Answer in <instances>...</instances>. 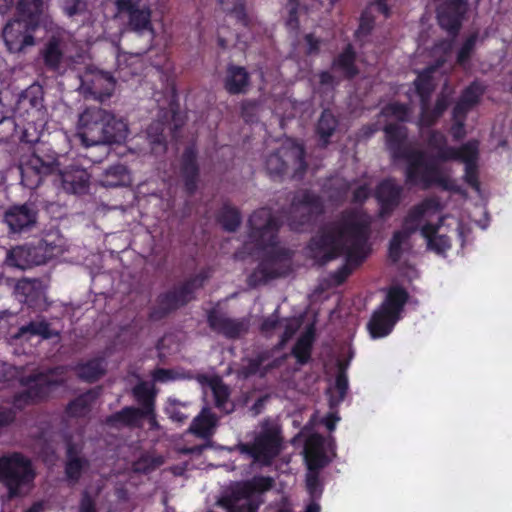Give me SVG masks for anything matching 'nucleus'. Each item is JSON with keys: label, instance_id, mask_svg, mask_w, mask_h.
Segmentation results:
<instances>
[{"label": "nucleus", "instance_id": "obj_1", "mask_svg": "<svg viewBox=\"0 0 512 512\" xmlns=\"http://www.w3.org/2000/svg\"><path fill=\"white\" fill-rule=\"evenodd\" d=\"M440 203L436 199H427L417 205L405 221L403 230L396 232L389 245V257L396 262L409 248L410 232L419 229L426 240L427 247L438 254L445 253L451 247V235H457L462 245L470 232L471 221L460 211L439 217Z\"/></svg>", "mask_w": 512, "mask_h": 512}, {"label": "nucleus", "instance_id": "obj_2", "mask_svg": "<svg viewBox=\"0 0 512 512\" xmlns=\"http://www.w3.org/2000/svg\"><path fill=\"white\" fill-rule=\"evenodd\" d=\"M478 154L477 142H469L460 150L445 146V139L442 134H432L428 149L425 153L409 152L406 154L407 182L419 185L423 188L433 185L444 189H452L448 172L442 167L441 162L460 159L465 163L466 181L478 189L476 177V160Z\"/></svg>", "mask_w": 512, "mask_h": 512}, {"label": "nucleus", "instance_id": "obj_3", "mask_svg": "<svg viewBox=\"0 0 512 512\" xmlns=\"http://www.w3.org/2000/svg\"><path fill=\"white\" fill-rule=\"evenodd\" d=\"M369 225L370 218L364 213L347 216L312 241L310 245L312 257L325 263L343 256L345 264L340 269L339 276L340 281L344 280L370 252L367 243Z\"/></svg>", "mask_w": 512, "mask_h": 512}, {"label": "nucleus", "instance_id": "obj_4", "mask_svg": "<svg viewBox=\"0 0 512 512\" xmlns=\"http://www.w3.org/2000/svg\"><path fill=\"white\" fill-rule=\"evenodd\" d=\"M18 17L9 21L3 29V39L11 53H22L36 44L35 33L43 28V0H18Z\"/></svg>", "mask_w": 512, "mask_h": 512}, {"label": "nucleus", "instance_id": "obj_5", "mask_svg": "<svg viewBox=\"0 0 512 512\" xmlns=\"http://www.w3.org/2000/svg\"><path fill=\"white\" fill-rule=\"evenodd\" d=\"M58 171L63 189L69 193L82 194L88 189L90 176L86 170L71 166L60 171L57 163L44 162L40 157L33 155L27 164L21 168L22 181L28 187L37 186L43 175Z\"/></svg>", "mask_w": 512, "mask_h": 512}, {"label": "nucleus", "instance_id": "obj_6", "mask_svg": "<svg viewBox=\"0 0 512 512\" xmlns=\"http://www.w3.org/2000/svg\"><path fill=\"white\" fill-rule=\"evenodd\" d=\"M450 51V42H442L436 45L432 50V57L436 60L435 65L428 66L418 74L415 80V93L420 100L422 110L421 125H430L447 107V99L443 96L437 101L434 110L430 112L426 105V99L434 88V75L438 73V68L446 62Z\"/></svg>", "mask_w": 512, "mask_h": 512}, {"label": "nucleus", "instance_id": "obj_7", "mask_svg": "<svg viewBox=\"0 0 512 512\" xmlns=\"http://www.w3.org/2000/svg\"><path fill=\"white\" fill-rule=\"evenodd\" d=\"M34 478L31 462L23 455L12 453L0 458V482L6 487L9 497L28 493Z\"/></svg>", "mask_w": 512, "mask_h": 512}, {"label": "nucleus", "instance_id": "obj_8", "mask_svg": "<svg viewBox=\"0 0 512 512\" xmlns=\"http://www.w3.org/2000/svg\"><path fill=\"white\" fill-rule=\"evenodd\" d=\"M249 227L250 232L244 250H248L253 256L265 254L273 258L272 247L275 244L278 221L272 216L271 211L262 208L254 212L249 219Z\"/></svg>", "mask_w": 512, "mask_h": 512}, {"label": "nucleus", "instance_id": "obj_9", "mask_svg": "<svg viewBox=\"0 0 512 512\" xmlns=\"http://www.w3.org/2000/svg\"><path fill=\"white\" fill-rule=\"evenodd\" d=\"M334 442L331 438H323L313 434L306 439L304 457L307 465L306 485L314 497L321 493L318 470L334 457Z\"/></svg>", "mask_w": 512, "mask_h": 512}, {"label": "nucleus", "instance_id": "obj_10", "mask_svg": "<svg viewBox=\"0 0 512 512\" xmlns=\"http://www.w3.org/2000/svg\"><path fill=\"white\" fill-rule=\"evenodd\" d=\"M407 293L404 289L393 286L389 289L382 305L373 313L368 324L373 338L387 336L400 319V313L407 301Z\"/></svg>", "mask_w": 512, "mask_h": 512}, {"label": "nucleus", "instance_id": "obj_11", "mask_svg": "<svg viewBox=\"0 0 512 512\" xmlns=\"http://www.w3.org/2000/svg\"><path fill=\"white\" fill-rule=\"evenodd\" d=\"M238 449L241 454L251 458L254 464L269 465L282 449L278 427L274 424H264L252 444H241Z\"/></svg>", "mask_w": 512, "mask_h": 512}, {"label": "nucleus", "instance_id": "obj_12", "mask_svg": "<svg viewBox=\"0 0 512 512\" xmlns=\"http://www.w3.org/2000/svg\"><path fill=\"white\" fill-rule=\"evenodd\" d=\"M42 22L48 39L41 54L48 67L57 69L69 52V47L72 44L71 35L58 27L50 17H44Z\"/></svg>", "mask_w": 512, "mask_h": 512}, {"label": "nucleus", "instance_id": "obj_13", "mask_svg": "<svg viewBox=\"0 0 512 512\" xmlns=\"http://www.w3.org/2000/svg\"><path fill=\"white\" fill-rule=\"evenodd\" d=\"M110 112L100 107L85 109L80 115L77 123V136L85 146L99 145L107 139L103 131L105 119H109Z\"/></svg>", "mask_w": 512, "mask_h": 512}, {"label": "nucleus", "instance_id": "obj_14", "mask_svg": "<svg viewBox=\"0 0 512 512\" xmlns=\"http://www.w3.org/2000/svg\"><path fill=\"white\" fill-rule=\"evenodd\" d=\"M57 372L48 374H37L29 378H21L20 382L25 388V394L16 397L15 405L21 407L23 404L40 400L47 396L52 391L55 385H58L63 380L57 379L55 375Z\"/></svg>", "mask_w": 512, "mask_h": 512}, {"label": "nucleus", "instance_id": "obj_15", "mask_svg": "<svg viewBox=\"0 0 512 512\" xmlns=\"http://www.w3.org/2000/svg\"><path fill=\"white\" fill-rule=\"evenodd\" d=\"M115 88L114 78L103 71L92 70L81 78L80 90L83 94H89L95 99L103 101L110 97Z\"/></svg>", "mask_w": 512, "mask_h": 512}, {"label": "nucleus", "instance_id": "obj_16", "mask_svg": "<svg viewBox=\"0 0 512 512\" xmlns=\"http://www.w3.org/2000/svg\"><path fill=\"white\" fill-rule=\"evenodd\" d=\"M133 392L137 400L143 404V408L141 410L134 408H126L118 415V417L123 422L132 423L140 415L145 414L149 418L150 425L155 426L156 422L152 415V400L154 397L152 384L148 382H140L134 388Z\"/></svg>", "mask_w": 512, "mask_h": 512}, {"label": "nucleus", "instance_id": "obj_17", "mask_svg": "<svg viewBox=\"0 0 512 512\" xmlns=\"http://www.w3.org/2000/svg\"><path fill=\"white\" fill-rule=\"evenodd\" d=\"M303 155V148L292 143L290 147L282 148L280 153L268 157L266 161L267 170L271 174H279L284 172L291 163L298 168H303Z\"/></svg>", "mask_w": 512, "mask_h": 512}, {"label": "nucleus", "instance_id": "obj_18", "mask_svg": "<svg viewBox=\"0 0 512 512\" xmlns=\"http://www.w3.org/2000/svg\"><path fill=\"white\" fill-rule=\"evenodd\" d=\"M116 5L119 11L129 13V24L133 30L153 32L150 22L151 10L146 4L139 0H117Z\"/></svg>", "mask_w": 512, "mask_h": 512}, {"label": "nucleus", "instance_id": "obj_19", "mask_svg": "<svg viewBox=\"0 0 512 512\" xmlns=\"http://www.w3.org/2000/svg\"><path fill=\"white\" fill-rule=\"evenodd\" d=\"M483 87L478 83H473L463 93L460 101L457 103L453 111L455 125L452 127V133L455 138H461L464 135L461 120L464 114L474 106L483 94Z\"/></svg>", "mask_w": 512, "mask_h": 512}, {"label": "nucleus", "instance_id": "obj_20", "mask_svg": "<svg viewBox=\"0 0 512 512\" xmlns=\"http://www.w3.org/2000/svg\"><path fill=\"white\" fill-rule=\"evenodd\" d=\"M466 10L467 3L464 0H453L445 3L438 9L440 25L451 33L456 32Z\"/></svg>", "mask_w": 512, "mask_h": 512}, {"label": "nucleus", "instance_id": "obj_21", "mask_svg": "<svg viewBox=\"0 0 512 512\" xmlns=\"http://www.w3.org/2000/svg\"><path fill=\"white\" fill-rule=\"evenodd\" d=\"M5 222L13 232H21L36 223V212L27 205L13 206L5 213Z\"/></svg>", "mask_w": 512, "mask_h": 512}, {"label": "nucleus", "instance_id": "obj_22", "mask_svg": "<svg viewBox=\"0 0 512 512\" xmlns=\"http://www.w3.org/2000/svg\"><path fill=\"white\" fill-rule=\"evenodd\" d=\"M32 255H39L44 258L43 264L49 260L62 255L65 248V240L59 235H48L35 246H30Z\"/></svg>", "mask_w": 512, "mask_h": 512}, {"label": "nucleus", "instance_id": "obj_23", "mask_svg": "<svg viewBox=\"0 0 512 512\" xmlns=\"http://www.w3.org/2000/svg\"><path fill=\"white\" fill-rule=\"evenodd\" d=\"M44 258L32 255L30 246H18L10 250L6 257V263L20 269H27L34 265H42Z\"/></svg>", "mask_w": 512, "mask_h": 512}, {"label": "nucleus", "instance_id": "obj_24", "mask_svg": "<svg viewBox=\"0 0 512 512\" xmlns=\"http://www.w3.org/2000/svg\"><path fill=\"white\" fill-rule=\"evenodd\" d=\"M208 320L212 328L228 337L239 336L248 328L247 323L244 321L229 319L214 312L209 314Z\"/></svg>", "mask_w": 512, "mask_h": 512}, {"label": "nucleus", "instance_id": "obj_25", "mask_svg": "<svg viewBox=\"0 0 512 512\" xmlns=\"http://www.w3.org/2000/svg\"><path fill=\"white\" fill-rule=\"evenodd\" d=\"M109 119H105L104 131L107 134V139L103 140L102 144L123 143L129 135V128L127 122L120 117L110 112Z\"/></svg>", "mask_w": 512, "mask_h": 512}, {"label": "nucleus", "instance_id": "obj_26", "mask_svg": "<svg viewBox=\"0 0 512 512\" xmlns=\"http://www.w3.org/2000/svg\"><path fill=\"white\" fill-rule=\"evenodd\" d=\"M216 425V417L210 412L209 409L204 408L201 413L193 420L189 430L199 437L208 438L214 433Z\"/></svg>", "mask_w": 512, "mask_h": 512}, {"label": "nucleus", "instance_id": "obj_27", "mask_svg": "<svg viewBox=\"0 0 512 512\" xmlns=\"http://www.w3.org/2000/svg\"><path fill=\"white\" fill-rule=\"evenodd\" d=\"M248 74L242 67L230 66L225 77V88L231 94L245 92L248 86Z\"/></svg>", "mask_w": 512, "mask_h": 512}, {"label": "nucleus", "instance_id": "obj_28", "mask_svg": "<svg viewBox=\"0 0 512 512\" xmlns=\"http://www.w3.org/2000/svg\"><path fill=\"white\" fill-rule=\"evenodd\" d=\"M299 326L300 320L298 318H290L282 322H278V317L273 315L263 322L262 330L266 333H269L274 329L283 330L282 342H285L291 338Z\"/></svg>", "mask_w": 512, "mask_h": 512}, {"label": "nucleus", "instance_id": "obj_29", "mask_svg": "<svg viewBox=\"0 0 512 512\" xmlns=\"http://www.w3.org/2000/svg\"><path fill=\"white\" fill-rule=\"evenodd\" d=\"M400 189L391 180L384 181L378 187L376 197L381 205L382 212L389 210L399 201Z\"/></svg>", "mask_w": 512, "mask_h": 512}, {"label": "nucleus", "instance_id": "obj_30", "mask_svg": "<svg viewBox=\"0 0 512 512\" xmlns=\"http://www.w3.org/2000/svg\"><path fill=\"white\" fill-rule=\"evenodd\" d=\"M132 182L131 175L123 165H115L107 169L101 179L105 187L127 186Z\"/></svg>", "mask_w": 512, "mask_h": 512}, {"label": "nucleus", "instance_id": "obj_31", "mask_svg": "<svg viewBox=\"0 0 512 512\" xmlns=\"http://www.w3.org/2000/svg\"><path fill=\"white\" fill-rule=\"evenodd\" d=\"M207 388L211 391L215 398V404L220 409H223L225 412L232 411V405L228 401V388L222 383V381L214 377L210 379L209 383L207 384Z\"/></svg>", "mask_w": 512, "mask_h": 512}, {"label": "nucleus", "instance_id": "obj_32", "mask_svg": "<svg viewBox=\"0 0 512 512\" xmlns=\"http://www.w3.org/2000/svg\"><path fill=\"white\" fill-rule=\"evenodd\" d=\"M332 71L343 77H352L357 73L354 66V53L351 51L350 47L334 61Z\"/></svg>", "mask_w": 512, "mask_h": 512}, {"label": "nucleus", "instance_id": "obj_33", "mask_svg": "<svg viewBox=\"0 0 512 512\" xmlns=\"http://www.w3.org/2000/svg\"><path fill=\"white\" fill-rule=\"evenodd\" d=\"M314 339V328L310 326L298 339L293 354L300 363H305L310 357L311 346Z\"/></svg>", "mask_w": 512, "mask_h": 512}, {"label": "nucleus", "instance_id": "obj_34", "mask_svg": "<svg viewBox=\"0 0 512 512\" xmlns=\"http://www.w3.org/2000/svg\"><path fill=\"white\" fill-rule=\"evenodd\" d=\"M164 464V458L155 454H143L133 463V470L139 473L150 472Z\"/></svg>", "mask_w": 512, "mask_h": 512}, {"label": "nucleus", "instance_id": "obj_35", "mask_svg": "<svg viewBox=\"0 0 512 512\" xmlns=\"http://www.w3.org/2000/svg\"><path fill=\"white\" fill-rule=\"evenodd\" d=\"M104 366L100 360H92L77 369L80 378L86 381H95L104 373Z\"/></svg>", "mask_w": 512, "mask_h": 512}, {"label": "nucleus", "instance_id": "obj_36", "mask_svg": "<svg viewBox=\"0 0 512 512\" xmlns=\"http://www.w3.org/2000/svg\"><path fill=\"white\" fill-rule=\"evenodd\" d=\"M68 462L66 465V474L70 480L79 478L82 470L85 468L86 462L77 456V451L73 447H68Z\"/></svg>", "mask_w": 512, "mask_h": 512}, {"label": "nucleus", "instance_id": "obj_37", "mask_svg": "<svg viewBox=\"0 0 512 512\" xmlns=\"http://www.w3.org/2000/svg\"><path fill=\"white\" fill-rule=\"evenodd\" d=\"M336 127V119L334 115L329 111H324L318 123L317 131L319 135L326 142V138L329 137Z\"/></svg>", "mask_w": 512, "mask_h": 512}, {"label": "nucleus", "instance_id": "obj_38", "mask_svg": "<svg viewBox=\"0 0 512 512\" xmlns=\"http://www.w3.org/2000/svg\"><path fill=\"white\" fill-rule=\"evenodd\" d=\"M220 221L226 230L234 231L240 223V216L236 209L225 208L221 213Z\"/></svg>", "mask_w": 512, "mask_h": 512}, {"label": "nucleus", "instance_id": "obj_39", "mask_svg": "<svg viewBox=\"0 0 512 512\" xmlns=\"http://www.w3.org/2000/svg\"><path fill=\"white\" fill-rule=\"evenodd\" d=\"M382 116L388 119L404 121L408 117V109L400 104H391L384 108Z\"/></svg>", "mask_w": 512, "mask_h": 512}, {"label": "nucleus", "instance_id": "obj_40", "mask_svg": "<svg viewBox=\"0 0 512 512\" xmlns=\"http://www.w3.org/2000/svg\"><path fill=\"white\" fill-rule=\"evenodd\" d=\"M28 332L31 335H41L43 338H49L52 335L48 325L44 322L31 323L29 326L21 328L19 337H23Z\"/></svg>", "mask_w": 512, "mask_h": 512}, {"label": "nucleus", "instance_id": "obj_41", "mask_svg": "<svg viewBox=\"0 0 512 512\" xmlns=\"http://www.w3.org/2000/svg\"><path fill=\"white\" fill-rule=\"evenodd\" d=\"M475 42L476 36L472 35L463 43L457 54L458 64L465 65L474 49Z\"/></svg>", "mask_w": 512, "mask_h": 512}, {"label": "nucleus", "instance_id": "obj_42", "mask_svg": "<svg viewBox=\"0 0 512 512\" xmlns=\"http://www.w3.org/2000/svg\"><path fill=\"white\" fill-rule=\"evenodd\" d=\"M347 388L348 380L346 376L343 373H341L337 376L335 386L331 390L332 393L337 395L336 400H333V404L340 402L344 398Z\"/></svg>", "mask_w": 512, "mask_h": 512}, {"label": "nucleus", "instance_id": "obj_43", "mask_svg": "<svg viewBox=\"0 0 512 512\" xmlns=\"http://www.w3.org/2000/svg\"><path fill=\"white\" fill-rule=\"evenodd\" d=\"M219 3L224 11L235 14L239 19L243 17V4L241 0H219Z\"/></svg>", "mask_w": 512, "mask_h": 512}, {"label": "nucleus", "instance_id": "obj_44", "mask_svg": "<svg viewBox=\"0 0 512 512\" xmlns=\"http://www.w3.org/2000/svg\"><path fill=\"white\" fill-rule=\"evenodd\" d=\"M385 133L387 142L389 145H393L394 142H399L404 136V132L401 126L389 124L385 127Z\"/></svg>", "mask_w": 512, "mask_h": 512}, {"label": "nucleus", "instance_id": "obj_45", "mask_svg": "<svg viewBox=\"0 0 512 512\" xmlns=\"http://www.w3.org/2000/svg\"><path fill=\"white\" fill-rule=\"evenodd\" d=\"M181 408L176 401H170L166 407V412L173 421L183 422L187 419V415L181 411Z\"/></svg>", "mask_w": 512, "mask_h": 512}, {"label": "nucleus", "instance_id": "obj_46", "mask_svg": "<svg viewBox=\"0 0 512 512\" xmlns=\"http://www.w3.org/2000/svg\"><path fill=\"white\" fill-rule=\"evenodd\" d=\"M317 199L312 196H305L304 200L301 203L295 204L294 208L297 211L301 212H312L315 205H316Z\"/></svg>", "mask_w": 512, "mask_h": 512}, {"label": "nucleus", "instance_id": "obj_47", "mask_svg": "<svg viewBox=\"0 0 512 512\" xmlns=\"http://www.w3.org/2000/svg\"><path fill=\"white\" fill-rule=\"evenodd\" d=\"M84 8V3L81 0H66L64 4V11L69 16L79 13Z\"/></svg>", "mask_w": 512, "mask_h": 512}, {"label": "nucleus", "instance_id": "obj_48", "mask_svg": "<svg viewBox=\"0 0 512 512\" xmlns=\"http://www.w3.org/2000/svg\"><path fill=\"white\" fill-rule=\"evenodd\" d=\"M286 9L288 10V12L290 14L289 19L287 20V25L291 28H295L297 26V17H296L297 2H296V0H289L286 5Z\"/></svg>", "mask_w": 512, "mask_h": 512}, {"label": "nucleus", "instance_id": "obj_49", "mask_svg": "<svg viewBox=\"0 0 512 512\" xmlns=\"http://www.w3.org/2000/svg\"><path fill=\"white\" fill-rule=\"evenodd\" d=\"M152 376L153 380L157 382H166L173 379L171 371L163 369L156 370Z\"/></svg>", "mask_w": 512, "mask_h": 512}, {"label": "nucleus", "instance_id": "obj_50", "mask_svg": "<svg viewBox=\"0 0 512 512\" xmlns=\"http://www.w3.org/2000/svg\"><path fill=\"white\" fill-rule=\"evenodd\" d=\"M149 137H150V142L153 145L152 151L155 154L161 153L165 150V145L163 144L162 137L160 135H156V136L149 135Z\"/></svg>", "mask_w": 512, "mask_h": 512}, {"label": "nucleus", "instance_id": "obj_51", "mask_svg": "<svg viewBox=\"0 0 512 512\" xmlns=\"http://www.w3.org/2000/svg\"><path fill=\"white\" fill-rule=\"evenodd\" d=\"M373 8L379 11L385 18L390 15V8L387 5V0H375ZM370 9H372V7Z\"/></svg>", "mask_w": 512, "mask_h": 512}, {"label": "nucleus", "instance_id": "obj_52", "mask_svg": "<svg viewBox=\"0 0 512 512\" xmlns=\"http://www.w3.org/2000/svg\"><path fill=\"white\" fill-rule=\"evenodd\" d=\"M185 171L187 173H194L196 171L194 164V154L192 151H189L186 155Z\"/></svg>", "mask_w": 512, "mask_h": 512}, {"label": "nucleus", "instance_id": "obj_53", "mask_svg": "<svg viewBox=\"0 0 512 512\" xmlns=\"http://www.w3.org/2000/svg\"><path fill=\"white\" fill-rule=\"evenodd\" d=\"M339 421V417L331 413L323 419L325 426L332 431L335 428L336 423Z\"/></svg>", "mask_w": 512, "mask_h": 512}, {"label": "nucleus", "instance_id": "obj_54", "mask_svg": "<svg viewBox=\"0 0 512 512\" xmlns=\"http://www.w3.org/2000/svg\"><path fill=\"white\" fill-rule=\"evenodd\" d=\"M370 28H371V20H370V17H369V12H368V11H366V12L362 15L359 30H360L361 32H366V31H368Z\"/></svg>", "mask_w": 512, "mask_h": 512}, {"label": "nucleus", "instance_id": "obj_55", "mask_svg": "<svg viewBox=\"0 0 512 512\" xmlns=\"http://www.w3.org/2000/svg\"><path fill=\"white\" fill-rule=\"evenodd\" d=\"M128 60H130V62L134 64V63L138 62L139 55H130L129 57L127 55H119L117 58V61H118V64H119V67L121 70H124L122 65L124 62H126Z\"/></svg>", "mask_w": 512, "mask_h": 512}, {"label": "nucleus", "instance_id": "obj_56", "mask_svg": "<svg viewBox=\"0 0 512 512\" xmlns=\"http://www.w3.org/2000/svg\"><path fill=\"white\" fill-rule=\"evenodd\" d=\"M368 195V190L365 186H360L356 191L354 192V199L355 201H362L365 199Z\"/></svg>", "mask_w": 512, "mask_h": 512}, {"label": "nucleus", "instance_id": "obj_57", "mask_svg": "<svg viewBox=\"0 0 512 512\" xmlns=\"http://www.w3.org/2000/svg\"><path fill=\"white\" fill-rule=\"evenodd\" d=\"M13 418L11 411H4L0 408V425L8 423Z\"/></svg>", "mask_w": 512, "mask_h": 512}, {"label": "nucleus", "instance_id": "obj_58", "mask_svg": "<svg viewBox=\"0 0 512 512\" xmlns=\"http://www.w3.org/2000/svg\"><path fill=\"white\" fill-rule=\"evenodd\" d=\"M167 298L168 299L173 298V300H174V303L171 305V308H176L180 305H183L190 299L186 296H184V297L181 296L180 298H178L176 295L168 296Z\"/></svg>", "mask_w": 512, "mask_h": 512}, {"label": "nucleus", "instance_id": "obj_59", "mask_svg": "<svg viewBox=\"0 0 512 512\" xmlns=\"http://www.w3.org/2000/svg\"><path fill=\"white\" fill-rule=\"evenodd\" d=\"M34 287V283L31 282V281H28V280H23V281H20L18 284H17V290H23V291H29L31 290L32 288Z\"/></svg>", "mask_w": 512, "mask_h": 512}, {"label": "nucleus", "instance_id": "obj_60", "mask_svg": "<svg viewBox=\"0 0 512 512\" xmlns=\"http://www.w3.org/2000/svg\"><path fill=\"white\" fill-rule=\"evenodd\" d=\"M319 78H320V83H321L322 85H330V84H332V83H333V80H332V78H333V77H332V75H331L330 73H328V72H323V73H321V74H320V76H319Z\"/></svg>", "mask_w": 512, "mask_h": 512}, {"label": "nucleus", "instance_id": "obj_61", "mask_svg": "<svg viewBox=\"0 0 512 512\" xmlns=\"http://www.w3.org/2000/svg\"><path fill=\"white\" fill-rule=\"evenodd\" d=\"M306 41L309 46V48H308L309 52H313L314 50H316L318 41L315 40L312 35H307Z\"/></svg>", "mask_w": 512, "mask_h": 512}, {"label": "nucleus", "instance_id": "obj_62", "mask_svg": "<svg viewBox=\"0 0 512 512\" xmlns=\"http://www.w3.org/2000/svg\"><path fill=\"white\" fill-rule=\"evenodd\" d=\"M80 512H93V507H92V503L90 500H88V499L83 500V502L81 504Z\"/></svg>", "mask_w": 512, "mask_h": 512}, {"label": "nucleus", "instance_id": "obj_63", "mask_svg": "<svg viewBox=\"0 0 512 512\" xmlns=\"http://www.w3.org/2000/svg\"><path fill=\"white\" fill-rule=\"evenodd\" d=\"M13 0H0V13H5L12 6Z\"/></svg>", "mask_w": 512, "mask_h": 512}, {"label": "nucleus", "instance_id": "obj_64", "mask_svg": "<svg viewBox=\"0 0 512 512\" xmlns=\"http://www.w3.org/2000/svg\"><path fill=\"white\" fill-rule=\"evenodd\" d=\"M305 512H320V506L317 503L312 502L307 506Z\"/></svg>", "mask_w": 512, "mask_h": 512}]
</instances>
